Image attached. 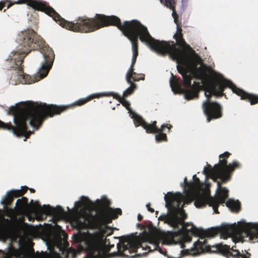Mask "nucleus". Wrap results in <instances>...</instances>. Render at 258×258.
<instances>
[{"mask_svg": "<svg viewBox=\"0 0 258 258\" xmlns=\"http://www.w3.org/2000/svg\"><path fill=\"white\" fill-rule=\"evenodd\" d=\"M176 41L169 42L163 41L168 46L167 54L173 60H175L177 65V70L183 78V83L186 89L181 87L180 82V78H177L176 76L171 74V78L170 80V85L172 91L174 93H184L185 98L187 100H190L194 98L198 97L200 88L199 83L194 82L191 85V80L193 78L203 79L206 74L201 67L197 68L199 56L196 53L189 45L187 44L182 36H178L174 38Z\"/></svg>", "mask_w": 258, "mask_h": 258, "instance_id": "nucleus-1", "label": "nucleus"}, {"mask_svg": "<svg viewBox=\"0 0 258 258\" xmlns=\"http://www.w3.org/2000/svg\"><path fill=\"white\" fill-rule=\"evenodd\" d=\"M68 108V106L45 103L23 102L20 106H12L9 109V113L14 116L15 125L5 123L0 120V128L12 131L17 137H25L28 139L33 133L28 130V120L30 121L32 126L38 130L47 118L60 114Z\"/></svg>", "mask_w": 258, "mask_h": 258, "instance_id": "nucleus-2", "label": "nucleus"}, {"mask_svg": "<svg viewBox=\"0 0 258 258\" xmlns=\"http://www.w3.org/2000/svg\"><path fill=\"white\" fill-rule=\"evenodd\" d=\"M59 25L67 29L82 33L95 31L101 28L114 26L118 28L127 38L139 32L147 34V28L136 20L125 21L121 23L120 19L114 15L106 16L96 14L94 18L79 17L76 22L66 20L60 16Z\"/></svg>", "mask_w": 258, "mask_h": 258, "instance_id": "nucleus-3", "label": "nucleus"}, {"mask_svg": "<svg viewBox=\"0 0 258 258\" xmlns=\"http://www.w3.org/2000/svg\"><path fill=\"white\" fill-rule=\"evenodd\" d=\"M19 39L21 46L19 51L21 53L27 55L31 51L39 50L43 54L44 61L42 63L37 74L39 79L45 78L52 67L54 59V53L52 48L31 29L22 31L19 35Z\"/></svg>", "mask_w": 258, "mask_h": 258, "instance_id": "nucleus-4", "label": "nucleus"}, {"mask_svg": "<svg viewBox=\"0 0 258 258\" xmlns=\"http://www.w3.org/2000/svg\"><path fill=\"white\" fill-rule=\"evenodd\" d=\"M216 81V83L212 84L210 88L205 91V95L207 99L202 105L204 114L208 122L212 119L219 118L222 116L221 105L216 102L211 101L212 95L221 97L224 95L223 92L227 87L230 88L233 93L240 96L241 100L248 101L250 104L251 102V94L237 87L230 81L223 78H217Z\"/></svg>", "mask_w": 258, "mask_h": 258, "instance_id": "nucleus-5", "label": "nucleus"}, {"mask_svg": "<svg viewBox=\"0 0 258 258\" xmlns=\"http://www.w3.org/2000/svg\"><path fill=\"white\" fill-rule=\"evenodd\" d=\"M142 248L148 252L158 250L160 253L165 254L166 251L159 246V240L155 237L151 236L148 234H143L138 239H131L126 237L124 240L117 245V253H115L125 258H133L132 255L138 252V249Z\"/></svg>", "mask_w": 258, "mask_h": 258, "instance_id": "nucleus-6", "label": "nucleus"}, {"mask_svg": "<svg viewBox=\"0 0 258 258\" xmlns=\"http://www.w3.org/2000/svg\"><path fill=\"white\" fill-rule=\"evenodd\" d=\"M206 235L214 236L220 233L223 239L231 237L233 241L242 240L244 237L252 238L258 236V224L236 223L223 224L220 227L211 228L204 232Z\"/></svg>", "mask_w": 258, "mask_h": 258, "instance_id": "nucleus-7", "label": "nucleus"}, {"mask_svg": "<svg viewBox=\"0 0 258 258\" xmlns=\"http://www.w3.org/2000/svg\"><path fill=\"white\" fill-rule=\"evenodd\" d=\"M184 199L180 193L173 194L168 192L164 196L165 207L168 210L169 214L161 215L159 220H164L165 223L174 228H179V225L185 226L184 220L187 216L181 203Z\"/></svg>", "mask_w": 258, "mask_h": 258, "instance_id": "nucleus-8", "label": "nucleus"}, {"mask_svg": "<svg viewBox=\"0 0 258 258\" xmlns=\"http://www.w3.org/2000/svg\"><path fill=\"white\" fill-rule=\"evenodd\" d=\"M210 229H209V230ZM191 230L194 235L200 236L201 240H203V241L198 240L194 244V247L197 251L203 252L205 250H209L214 252L220 253L227 258H230V257L232 258H240V251L238 250L234 249V248L236 247L235 245L230 247V245L219 243L212 246L211 248L210 246L207 245V240L205 239V237H213L216 236L218 234H219L221 238H223L220 233H218L214 236L206 235L204 232L208 230V229L206 230L198 229L194 226H192Z\"/></svg>", "mask_w": 258, "mask_h": 258, "instance_id": "nucleus-9", "label": "nucleus"}, {"mask_svg": "<svg viewBox=\"0 0 258 258\" xmlns=\"http://www.w3.org/2000/svg\"><path fill=\"white\" fill-rule=\"evenodd\" d=\"M28 189L26 186H22L21 189H12L7 192L6 195L2 199L1 203L4 205V212L5 215L11 218H3L0 222V237L2 238L7 237L10 234L11 230L10 224L12 223L13 220H17L18 214L15 208H9L8 206H10L13 202L14 198H18L23 196Z\"/></svg>", "mask_w": 258, "mask_h": 258, "instance_id": "nucleus-10", "label": "nucleus"}, {"mask_svg": "<svg viewBox=\"0 0 258 258\" xmlns=\"http://www.w3.org/2000/svg\"><path fill=\"white\" fill-rule=\"evenodd\" d=\"M240 164L237 161H234L232 163L227 164V161L225 159H219V163L215 164L214 167L210 165H207V167H205L203 173L214 181L217 183L220 181L222 184L229 181L234 170L240 168Z\"/></svg>", "mask_w": 258, "mask_h": 258, "instance_id": "nucleus-11", "label": "nucleus"}, {"mask_svg": "<svg viewBox=\"0 0 258 258\" xmlns=\"http://www.w3.org/2000/svg\"><path fill=\"white\" fill-rule=\"evenodd\" d=\"M96 202L99 208L96 214L90 216V222L95 228L106 226L112 222V219H117L118 215L122 214L120 209L109 208L110 202L107 199L97 200Z\"/></svg>", "mask_w": 258, "mask_h": 258, "instance_id": "nucleus-12", "label": "nucleus"}, {"mask_svg": "<svg viewBox=\"0 0 258 258\" xmlns=\"http://www.w3.org/2000/svg\"><path fill=\"white\" fill-rule=\"evenodd\" d=\"M148 34H143L140 31L128 39L132 43V47L133 51V57L132 63L135 65L137 56L138 55V39L142 42H145L153 51L156 52L157 54L165 56L166 55L167 52V48L169 45L162 41L155 39L150 34L147 30Z\"/></svg>", "mask_w": 258, "mask_h": 258, "instance_id": "nucleus-13", "label": "nucleus"}, {"mask_svg": "<svg viewBox=\"0 0 258 258\" xmlns=\"http://www.w3.org/2000/svg\"><path fill=\"white\" fill-rule=\"evenodd\" d=\"M109 239L105 238L103 241V237L97 234H88L86 238L85 244L87 252V258H106L110 248L114 245H109V248H106V245Z\"/></svg>", "mask_w": 258, "mask_h": 258, "instance_id": "nucleus-14", "label": "nucleus"}, {"mask_svg": "<svg viewBox=\"0 0 258 258\" xmlns=\"http://www.w3.org/2000/svg\"><path fill=\"white\" fill-rule=\"evenodd\" d=\"M228 190L225 187H222L221 183L218 181L216 196H200L196 199L195 205L197 208H204L208 205L212 207L215 213L219 214L218 207L220 204L225 203L228 197Z\"/></svg>", "mask_w": 258, "mask_h": 258, "instance_id": "nucleus-15", "label": "nucleus"}, {"mask_svg": "<svg viewBox=\"0 0 258 258\" xmlns=\"http://www.w3.org/2000/svg\"><path fill=\"white\" fill-rule=\"evenodd\" d=\"M9 3L7 6V9L10 8L14 4H26L31 7L33 9L45 13L57 23L59 24L60 16L54 10L53 8L49 6V4L45 1H38L36 0H18L17 2H12L10 1H7Z\"/></svg>", "mask_w": 258, "mask_h": 258, "instance_id": "nucleus-16", "label": "nucleus"}, {"mask_svg": "<svg viewBox=\"0 0 258 258\" xmlns=\"http://www.w3.org/2000/svg\"><path fill=\"white\" fill-rule=\"evenodd\" d=\"M110 97L112 96L113 98L116 99L118 101V102L122 104V105L126 108V109L128 111V112L130 114H132L134 111H132V108L131 107L130 103L125 99V98L123 97H121L118 94L113 92H103L99 93H95L93 94L86 98H81L78 100L76 101L74 104L68 105H58L59 106H68V108L67 109L65 110L63 112L66 111L70 108H72L73 107L75 106H81L88 101L91 100L93 99L96 98H100L101 97Z\"/></svg>", "mask_w": 258, "mask_h": 258, "instance_id": "nucleus-17", "label": "nucleus"}, {"mask_svg": "<svg viewBox=\"0 0 258 258\" xmlns=\"http://www.w3.org/2000/svg\"><path fill=\"white\" fill-rule=\"evenodd\" d=\"M26 56L19 51L12 52L11 55L7 59L8 68L17 71L18 75L19 76H24L22 64Z\"/></svg>", "mask_w": 258, "mask_h": 258, "instance_id": "nucleus-18", "label": "nucleus"}, {"mask_svg": "<svg viewBox=\"0 0 258 258\" xmlns=\"http://www.w3.org/2000/svg\"><path fill=\"white\" fill-rule=\"evenodd\" d=\"M26 255L30 258H61L59 253L56 252L53 247L49 248V251H42L34 252L33 248L28 249L26 251Z\"/></svg>", "mask_w": 258, "mask_h": 258, "instance_id": "nucleus-19", "label": "nucleus"}, {"mask_svg": "<svg viewBox=\"0 0 258 258\" xmlns=\"http://www.w3.org/2000/svg\"><path fill=\"white\" fill-rule=\"evenodd\" d=\"M35 206L40 209L41 212L46 215L53 216H60L64 213L63 209L60 206H57L56 208H52L49 205H43L42 207L39 204L38 201L35 202Z\"/></svg>", "mask_w": 258, "mask_h": 258, "instance_id": "nucleus-20", "label": "nucleus"}, {"mask_svg": "<svg viewBox=\"0 0 258 258\" xmlns=\"http://www.w3.org/2000/svg\"><path fill=\"white\" fill-rule=\"evenodd\" d=\"M172 126L168 123L163 124L160 128L158 129V131L155 133V140L157 143L162 142H167V137L166 133H169Z\"/></svg>", "mask_w": 258, "mask_h": 258, "instance_id": "nucleus-21", "label": "nucleus"}, {"mask_svg": "<svg viewBox=\"0 0 258 258\" xmlns=\"http://www.w3.org/2000/svg\"><path fill=\"white\" fill-rule=\"evenodd\" d=\"M29 207V205L27 198L23 197L21 199L17 200L15 209L18 215H25L28 212Z\"/></svg>", "mask_w": 258, "mask_h": 258, "instance_id": "nucleus-22", "label": "nucleus"}, {"mask_svg": "<svg viewBox=\"0 0 258 258\" xmlns=\"http://www.w3.org/2000/svg\"><path fill=\"white\" fill-rule=\"evenodd\" d=\"M225 203L226 206L233 212H238L240 209V203L238 201L229 200Z\"/></svg>", "mask_w": 258, "mask_h": 258, "instance_id": "nucleus-23", "label": "nucleus"}, {"mask_svg": "<svg viewBox=\"0 0 258 258\" xmlns=\"http://www.w3.org/2000/svg\"><path fill=\"white\" fill-rule=\"evenodd\" d=\"M164 4L165 6L172 11V16L173 18L178 17L175 10V0H164Z\"/></svg>", "mask_w": 258, "mask_h": 258, "instance_id": "nucleus-24", "label": "nucleus"}, {"mask_svg": "<svg viewBox=\"0 0 258 258\" xmlns=\"http://www.w3.org/2000/svg\"><path fill=\"white\" fill-rule=\"evenodd\" d=\"M132 118L134 119L135 125L136 127L139 126H144L146 123V121L143 118L139 115L136 114L135 112H133L132 114Z\"/></svg>", "mask_w": 258, "mask_h": 258, "instance_id": "nucleus-25", "label": "nucleus"}, {"mask_svg": "<svg viewBox=\"0 0 258 258\" xmlns=\"http://www.w3.org/2000/svg\"><path fill=\"white\" fill-rule=\"evenodd\" d=\"M85 218L84 217H76L75 218L73 221V224H75V226L76 228L78 229H80L83 228L85 225Z\"/></svg>", "mask_w": 258, "mask_h": 258, "instance_id": "nucleus-26", "label": "nucleus"}, {"mask_svg": "<svg viewBox=\"0 0 258 258\" xmlns=\"http://www.w3.org/2000/svg\"><path fill=\"white\" fill-rule=\"evenodd\" d=\"M128 83L131 84V86L123 92L122 97L124 98L126 97L133 94L137 88L136 84L132 82V81L131 83Z\"/></svg>", "mask_w": 258, "mask_h": 258, "instance_id": "nucleus-27", "label": "nucleus"}, {"mask_svg": "<svg viewBox=\"0 0 258 258\" xmlns=\"http://www.w3.org/2000/svg\"><path fill=\"white\" fill-rule=\"evenodd\" d=\"M148 134H155L158 131L159 128H155L151 124L148 123L146 122L144 126L143 127Z\"/></svg>", "mask_w": 258, "mask_h": 258, "instance_id": "nucleus-28", "label": "nucleus"}, {"mask_svg": "<svg viewBox=\"0 0 258 258\" xmlns=\"http://www.w3.org/2000/svg\"><path fill=\"white\" fill-rule=\"evenodd\" d=\"M134 65L131 64V67L126 74V79L127 83H131L132 77H133V75L135 74V72H134L135 69L134 68Z\"/></svg>", "mask_w": 258, "mask_h": 258, "instance_id": "nucleus-29", "label": "nucleus"}, {"mask_svg": "<svg viewBox=\"0 0 258 258\" xmlns=\"http://www.w3.org/2000/svg\"><path fill=\"white\" fill-rule=\"evenodd\" d=\"M137 227L138 228H140L141 230L146 229L147 228L149 230H151L153 228V224L151 222H149L148 225H142L140 223H138L137 224Z\"/></svg>", "mask_w": 258, "mask_h": 258, "instance_id": "nucleus-30", "label": "nucleus"}, {"mask_svg": "<svg viewBox=\"0 0 258 258\" xmlns=\"http://www.w3.org/2000/svg\"><path fill=\"white\" fill-rule=\"evenodd\" d=\"M145 79V75L144 74H137L135 73V74L133 75L132 77V81H139L141 80H144Z\"/></svg>", "mask_w": 258, "mask_h": 258, "instance_id": "nucleus-31", "label": "nucleus"}, {"mask_svg": "<svg viewBox=\"0 0 258 258\" xmlns=\"http://www.w3.org/2000/svg\"><path fill=\"white\" fill-rule=\"evenodd\" d=\"M184 182L186 183V186L189 191H192L195 189L196 185L194 182H187V178L186 177L184 178Z\"/></svg>", "mask_w": 258, "mask_h": 258, "instance_id": "nucleus-32", "label": "nucleus"}, {"mask_svg": "<svg viewBox=\"0 0 258 258\" xmlns=\"http://www.w3.org/2000/svg\"><path fill=\"white\" fill-rule=\"evenodd\" d=\"M177 30L176 33L174 35V37H177L178 36H182L183 35L182 34V28H181V25H177Z\"/></svg>", "mask_w": 258, "mask_h": 258, "instance_id": "nucleus-33", "label": "nucleus"}, {"mask_svg": "<svg viewBox=\"0 0 258 258\" xmlns=\"http://www.w3.org/2000/svg\"><path fill=\"white\" fill-rule=\"evenodd\" d=\"M81 202L83 205L85 206L92 204V202L89 200V199L84 196H82L81 197Z\"/></svg>", "mask_w": 258, "mask_h": 258, "instance_id": "nucleus-34", "label": "nucleus"}, {"mask_svg": "<svg viewBox=\"0 0 258 258\" xmlns=\"http://www.w3.org/2000/svg\"><path fill=\"white\" fill-rule=\"evenodd\" d=\"M251 105H253L258 103V95L251 94Z\"/></svg>", "mask_w": 258, "mask_h": 258, "instance_id": "nucleus-35", "label": "nucleus"}, {"mask_svg": "<svg viewBox=\"0 0 258 258\" xmlns=\"http://www.w3.org/2000/svg\"><path fill=\"white\" fill-rule=\"evenodd\" d=\"M251 105H253L258 103V95L251 94Z\"/></svg>", "mask_w": 258, "mask_h": 258, "instance_id": "nucleus-36", "label": "nucleus"}, {"mask_svg": "<svg viewBox=\"0 0 258 258\" xmlns=\"http://www.w3.org/2000/svg\"><path fill=\"white\" fill-rule=\"evenodd\" d=\"M231 154L228 152H225L223 154H220L219 156V159H225L227 161V159L229 157Z\"/></svg>", "mask_w": 258, "mask_h": 258, "instance_id": "nucleus-37", "label": "nucleus"}, {"mask_svg": "<svg viewBox=\"0 0 258 258\" xmlns=\"http://www.w3.org/2000/svg\"><path fill=\"white\" fill-rule=\"evenodd\" d=\"M23 215H20L21 217H20L19 218L17 217V221L13 220L12 222L15 223H24L25 224V223H24V220H25L24 217L23 216Z\"/></svg>", "mask_w": 258, "mask_h": 258, "instance_id": "nucleus-38", "label": "nucleus"}, {"mask_svg": "<svg viewBox=\"0 0 258 258\" xmlns=\"http://www.w3.org/2000/svg\"><path fill=\"white\" fill-rule=\"evenodd\" d=\"M193 179L194 181L195 184L199 185L200 183V179L196 175L193 176Z\"/></svg>", "mask_w": 258, "mask_h": 258, "instance_id": "nucleus-39", "label": "nucleus"}, {"mask_svg": "<svg viewBox=\"0 0 258 258\" xmlns=\"http://www.w3.org/2000/svg\"><path fill=\"white\" fill-rule=\"evenodd\" d=\"M146 207H147V208L148 209V210L149 212H150L151 213H153L154 212V209L150 207V203L147 204Z\"/></svg>", "mask_w": 258, "mask_h": 258, "instance_id": "nucleus-40", "label": "nucleus"}, {"mask_svg": "<svg viewBox=\"0 0 258 258\" xmlns=\"http://www.w3.org/2000/svg\"><path fill=\"white\" fill-rule=\"evenodd\" d=\"M6 2H0V11H1L6 6Z\"/></svg>", "mask_w": 258, "mask_h": 258, "instance_id": "nucleus-41", "label": "nucleus"}, {"mask_svg": "<svg viewBox=\"0 0 258 258\" xmlns=\"http://www.w3.org/2000/svg\"><path fill=\"white\" fill-rule=\"evenodd\" d=\"M174 21L176 24V26H177V25H181V23L179 22L178 17L174 18Z\"/></svg>", "mask_w": 258, "mask_h": 258, "instance_id": "nucleus-42", "label": "nucleus"}, {"mask_svg": "<svg viewBox=\"0 0 258 258\" xmlns=\"http://www.w3.org/2000/svg\"><path fill=\"white\" fill-rule=\"evenodd\" d=\"M245 255L246 256L247 258H250L251 253L245 250V253H244Z\"/></svg>", "mask_w": 258, "mask_h": 258, "instance_id": "nucleus-43", "label": "nucleus"}, {"mask_svg": "<svg viewBox=\"0 0 258 258\" xmlns=\"http://www.w3.org/2000/svg\"><path fill=\"white\" fill-rule=\"evenodd\" d=\"M155 128H158L157 126V121H154L152 122V123H151Z\"/></svg>", "mask_w": 258, "mask_h": 258, "instance_id": "nucleus-44", "label": "nucleus"}, {"mask_svg": "<svg viewBox=\"0 0 258 258\" xmlns=\"http://www.w3.org/2000/svg\"><path fill=\"white\" fill-rule=\"evenodd\" d=\"M142 219H143V216L140 214H139L138 215V220L139 221H141Z\"/></svg>", "mask_w": 258, "mask_h": 258, "instance_id": "nucleus-45", "label": "nucleus"}, {"mask_svg": "<svg viewBox=\"0 0 258 258\" xmlns=\"http://www.w3.org/2000/svg\"><path fill=\"white\" fill-rule=\"evenodd\" d=\"M240 257L241 258H247L246 256L245 255L244 253H240Z\"/></svg>", "mask_w": 258, "mask_h": 258, "instance_id": "nucleus-46", "label": "nucleus"}, {"mask_svg": "<svg viewBox=\"0 0 258 258\" xmlns=\"http://www.w3.org/2000/svg\"><path fill=\"white\" fill-rule=\"evenodd\" d=\"M29 190L32 193H34L35 192V190L33 188H30Z\"/></svg>", "mask_w": 258, "mask_h": 258, "instance_id": "nucleus-47", "label": "nucleus"}, {"mask_svg": "<svg viewBox=\"0 0 258 258\" xmlns=\"http://www.w3.org/2000/svg\"><path fill=\"white\" fill-rule=\"evenodd\" d=\"M30 204L33 205L34 204V201L33 200H32L31 201H30Z\"/></svg>", "mask_w": 258, "mask_h": 258, "instance_id": "nucleus-48", "label": "nucleus"}, {"mask_svg": "<svg viewBox=\"0 0 258 258\" xmlns=\"http://www.w3.org/2000/svg\"><path fill=\"white\" fill-rule=\"evenodd\" d=\"M76 237V238L77 239H75V240H78V239L79 238V237L78 236H75Z\"/></svg>", "mask_w": 258, "mask_h": 258, "instance_id": "nucleus-49", "label": "nucleus"}, {"mask_svg": "<svg viewBox=\"0 0 258 258\" xmlns=\"http://www.w3.org/2000/svg\"><path fill=\"white\" fill-rule=\"evenodd\" d=\"M175 234V233H172V236H171L172 238H173V237L174 235Z\"/></svg>", "mask_w": 258, "mask_h": 258, "instance_id": "nucleus-50", "label": "nucleus"}, {"mask_svg": "<svg viewBox=\"0 0 258 258\" xmlns=\"http://www.w3.org/2000/svg\"><path fill=\"white\" fill-rule=\"evenodd\" d=\"M28 219H29V221H31L32 218H31V217H28Z\"/></svg>", "mask_w": 258, "mask_h": 258, "instance_id": "nucleus-51", "label": "nucleus"}, {"mask_svg": "<svg viewBox=\"0 0 258 258\" xmlns=\"http://www.w3.org/2000/svg\"><path fill=\"white\" fill-rule=\"evenodd\" d=\"M161 3H163V0H160Z\"/></svg>", "mask_w": 258, "mask_h": 258, "instance_id": "nucleus-52", "label": "nucleus"}]
</instances>
